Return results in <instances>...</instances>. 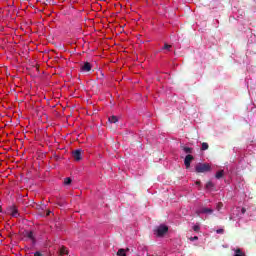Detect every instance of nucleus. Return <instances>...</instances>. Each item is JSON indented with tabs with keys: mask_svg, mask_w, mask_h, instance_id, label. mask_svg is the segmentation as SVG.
Instances as JSON below:
<instances>
[{
	"mask_svg": "<svg viewBox=\"0 0 256 256\" xmlns=\"http://www.w3.org/2000/svg\"><path fill=\"white\" fill-rule=\"evenodd\" d=\"M195 169L196 173H207L211 171V165L207 163H199L198 165H196Z\"/></svg>",
	"mask_w": 256,
	"mask_h": 256,
	"instance_id": "obj_1",
	"label": "nucleus"
},
{
	"mask_svg": "<svg viewBox=\"0 0 256 256\" xmlns=\"http://www.w3.org/2000/svg\"><path fill=\"white\" fill-rule=\"evenodd\" d=\"M168 231H169V227L162 224L156 228L155 233L157 237H163V235H165Z\"/></svg>",
	"mask_w": 256,
	"mask_h": 256,
	"instance_id": "obj_2",
	"label": "nucleus"
},
{
	"mask_svg": "<svg viewBox=\"0 0 256 256\" xmlns=\"http://www.w3.org/2000/svg\"><path fill=\"white\" fill-rule=\"evenodd\" d=\"M8 213L11 215V217H19V209L15 205L8 207Z\"/></svg>",
	"mask_w": 256,
	"mask_h": 256,
	"instance_id": "obj_3",
	"label": "nucleus"
},
{
	"mask_svg": "<svg viewBox=\"0 0 256 256\" xmlns=\"http://www.w3.org/2000/svg\"><path fill=\"white\" fill-rule=\"evenodd\" d=\"M193 159H195V157H193V155L191 154H187L185 159H184V165L186 167V169H189V167H191V161H193Z\"/></svg>",
	"mask_w": 256,
	"mask_h": 256,
	"instance_id": "obj_4",
	"label": "nucleus"
},
{
	"mask_svg": "<svg viewBox=\"0 0 256 256\" xmlns=\"http://www.w3.org/2000/svg\"><path fill=\"white\" fill-rule=\"evenodd\" d=\"M92 66L91 63L89 62H85L82 66H81V71H83L84 73H89V71H91Z\"/></svg>",
	"mask_w": 256,
	"mask_h": 256,
	"instance_id": "obj_5",
	"label": "nucleus"
},
{
	"mask_svg": "<svg viewBox=\"0 0 256 256\" xmlns=\"http://www.w3.org/2000/svg\"><path fill=\"white\" fill-rule=\"evenodd\" d=\"M180 149L186 153V155H191L193 153V148L187 147L184 144L180 145Z\"/></svg>",
	"mask_w": 256,
	"mask_h": 256,
	"instance_id": "obj_6",
	"label": "nucleus"
},
{
	"mask_svg": "<svg viewBox=\"0 0 256 256\" xmlns=\"http://www.w3.org/2000/svg\"><path fill=\"white\" fill-rule=\"evenodd\" d=\"M72 157L75 159V161H81V150H75L72 153Z\"/></svg>",
	"mask_w": 256,
	"mask_h": 256,
	"instance_id": "obj_7",
	"label": "nucleus"
},
{
	"mask_svg": "<svg viewBox=\"0 0 256 256\" xmlns=\"http://www.w3.org/2000/svg\"><path fill=\"white\" fill-rule=\"evenodd\" d=\"M58 253L60 256L69 255V250H67V247L61 246Z\"/></svg>",
	"mask_w": 256,
	"mask_h": 256,
	"instance_id": "obj_8",
	"label": "nucleus"
},
{
	"mask_svg": "<svg viewBox=\"0 0 256 256\" xmlns=\"http://www.w3.org/2000/svg\"><path fill=\"white\" fill-rule=\"evenodd\" d=\"M108 121L110 124L117 125V123H119V118L117 116L113 115L108 118Z\"/></svg>",
	"mask_w": 256,
	"mask_h": 256,
	"instance_id": "obj_9",
	"label": "nucleus"
},
{
	"mask_svg": "<svg viewBox=\"0 0 256 256\" xmlns=\"http://www.w3.org/2000/svg\"><path fill=\"white\" fill-rule=\"evenodd\" d=\"M24 235L25 237H28V239H31V241L35 242V236H33V231H26Z\"/></svg>",
	"mask_w": 256,
	"mask_h": 256,
	"instance_id": "obj_10",
	"label": "nucleus"
},
{
	"mask_svg": "<svg viewBox=\"0 0 256 256\" xmlns=\"http://www.w3.org/2000/svg\"><path fill=\"white\" fill-rule=\"evenodd\" d=\"M198 213H204V214L209 213L211 215L213 213V209H211V208H202Z\"/></svg>",
	"mask_w": 256,
	"mask_h": 256,
	"instance_id": "obj_11",
	"label": "nucleus"
},
{
	"mask_svg": "<svg viewBox=\"0 0 256 256\" xmlns=\"http://www.w3.org/2000/svg\"><path fill=\"white\" fill-rule=\"evenodd\" d=\"M225 175V171L224 170H220L216 173L215 177L216 179H222V177Z\"/></svg>",
	"mask_w": 256,
	"mask_h": 256,
	"instance_id": "obj_12",
	"label": "nucleus"
},
{
	"mask_svg": "<svg viewBox=\"0 0 256 256\" xmlns=\"http://www.w3.org/2000/svg\"><path fill=\"white\" fill-rule=\"evenodd\" d=\"M116 255L117 256H127V253L125 252V249L120 248Z\"/></svg>",
	"mask_w": 256,
	"mask_h": 256,
	"instance_id": "obj_13",
	"label": "nucleus"
},
{
	"mask_svg": "<svg viewBox=\"0 0 256 256\" xmlns=\"http://www.w3.org/2000/svg\"><path fill=\"white\" fill-rule=\"evenodd\" d=\"M234 251H235L234 256H245V253L243 251H241V249H239V248Z\"/></svg>",
	"mask_w": 256,
	"mask_h": 256,
	"instance_id": "obj_14",
	"label": "nucleus"
},
{
	"mask_svg": "<svg viewBox=\"0 0 256 256\" xmlns=\"http://www.w3.org/2000/svg\"><path fill=\"white\" fill-rule=\"evenodd\" d=\"M172 47H173V46H171V45L165 43L164 46L162 47V51H171V48H172Z\"/></svg>",
	"mask_w": 256,
	"mask_h": 256,
	"instance_id": "obj_15",
	"label": "nucleus"
},
{
	"mask_svg": "<svg viewBox=\"0 0 256 256\" xmlns=\"http://www.w3.org/2000/svg\"><path fill=\"white\" fill-rule=\"evenodd\" d=\"M207 149H209V144L206 143V142H203V143H202V148H201V150H202V151H207Z\"/></svg>",
	"mask_w": 256,
	"mask_h": 256,
	"instance_id": "obj_16",
	"label": "nucleus"
},
{
	"mask_svg": "<svg viewBox=\"0 0 256 256\" xmlns=\"http://www.w3.org/2000/svg\"><path fill=\"white\" fill-rule=\"evenodd\" d=\"M213 187H215V185L213 184V182L208 181V182L206 183V189H213Z\"/></svg>",
	"mask_w": 256,
	"mask_h": 256,
	"instance_id": "obj_17",
	"label": "nucleus"
},
{
	"mask_svg": "<svg viewBox=\"0 0 256 256\" xmlns=\"http://www.w3.org/2000/svg\"><path fill=\"white\" fill-rule=\"evenodd\" d=\"M73 180L70 177L64 179V185H69Z\"/></svg>",
	"mask_w": 256,
	"mask_h": 256,
	"instance_id": "obj_18",
	"label": "nucleus"
},
{
	"mask_svg": "<svg viewBox=\"0 0 256 256\" xmlns=\"http://www.w3.org/2000/svg\"><path fill=\"white\" fill-rule=\"evenodd\" d=\"M217 211H221V209H223V203L219 202L216 206Z\"/></svg>",
	"mask_w": 256,
	"mask_h": 256,
	"instance_id": "obj_19",
	"label": "nucleus"
},
{
	"mask_svg": "<svg viewBox=\"0 0 256 256\" xmlns=\"http://www.w3.org/2000/svg\"><path fill=\"white\" fill-rule=\"evenodd\" d=\"M201 229V227H199V225H194L193 226V231H195L196 233H198V231Z\"/></svg>",
	"mask_w": 256,
	"mask_h": 256,
	"instance_id": "obj_20",
	"label": "nucleus"
},
{
	"mask_svg": "<svg viewBox=\"0 0 256 256\" xmlns=\"http://www.w3.org/2000/svg\"><path fill=\"white\" fill-rule=\"evenodd\" d=\"M216 233L218 235H223L225 233V230L224 229H218V230H216Z\"/></svg>",
	"mask_w": 256,
	"mask_h": 256,
	"instance_id": "obj_21",
	"label": "nucleus"
},
{
	"mask_svg": "<svg viewBox=\"0 0 256 256\" xmlns=\"http://www.w3.org/2000/svg\"><path fill=\"white\" fill-rule=\"evenodd\" d=\"M34 256H43V254H42L41 252H39V251H36V252L34 253Z\"/></svg>",
	"mask_w": 256,
	"mask_h": 256,
	"instance_id": "obj_22",
	"label": "nucleus"
},
{
	"mask_svg": "<svg viewBox=\"0 0 256 256\" xmlns=\"http://www.w3.org/2000/svg\"><path fill=\"white\" fill-rule=\"evenodd\" d=\"M197 239H199V237L194 236L193 238H191V241H197Z\"/></svg>",
	"mask_w": 256,
	"mask_h": 256,
	"instance_id": "obj_23",
	"label": "nucleus"
},
{
	"mask_svg": "<svg viewBox=\"0 0 256 256\" xmlns=\"http://www.w3.org/2000/svg\"><path fill=\"white\" fill-rule=\"evenodd\" d=\"M196 185H201V181H196Z\"/></svg>",
	"mask_w": 256,
	"mask_h": 256,
	"instance_id": "obj_24",
	"label": "nucleus"
},
{
	"mask_svg": "<svg viewBox=\"0 0 256 256\" xmlns=\"http://www.w3.org/2000/svg\"><path fill=\"white\" fill-rule=\"evenodd\" d=\"M245 211H246L245 208H242V213H245Z\"/></svg>",
	"mask_w": 256,
	"mask_h": 256,
	"instance_id": "obj_25",
	"label": "nucleus"
},
{
	"mask_svg": "<svg viewBox=\"0 0 256 256\" xmlns=\"http://www.w3.org/2000/svg\"><path fill=\"white\" fill-rule=\"evenodd\" d=\"M3 210L1 209V206H0V213L2 212Z\"/></svg>",
	"mask_w": 256,
	"mask_h": 256,
	"instance_id": "obj_26",
	"label": "nucleus"
},
{
	"mask_svg": "<svg viewBox=\"0 0 256 256\" xmlns=\"http://www.w3.org/2000/svg\"><path fill=\"white\" fill-rule=\"evenodd\" d=\"M51 212H48L47 215H50Z\"/></svg>",
	"mask_w": 256,
	"mask_h": 256,
	"instance_id": "obj_27",
	"label": "nucleus"
}]
</instances>
